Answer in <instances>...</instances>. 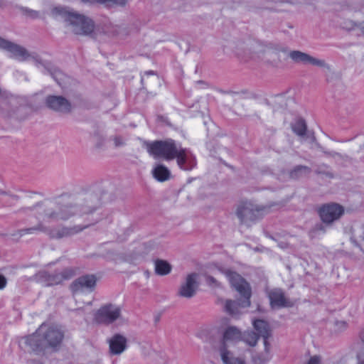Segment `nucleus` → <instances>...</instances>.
Listing matches in <instances>:
<instances>
[{
	"label": "nucleus",
	"mask_w": 364,
	"mask_h": 364,
	"mask_svg": "<svg viewBox=\"0 0 364 364\" xmlns=\"http://www.w3.org/2000/svg\"><path fill=\"white\" fill-rule=\"evenodd\" d=\"M77 210H80V215L90 213L92 210L90 206L81 207L70 205L63 202V198H60L57 202L46 200L36 205L33 213L38 221V224L32 228L21 230V235L33 234L41 232L51 238H62L77 233L87 227L65 228L58 227L53 228L51 224L58 220H65L77 215Z\"/></svg>",
	"instance_id": "f257e3e1"
},
{
	"label": "nucleus",
	"mask_w": 364,
	"mask_h": 364,
	"mask_svg": "<svg viewBox=\"0 0 364 364\" xmlns=\"http://www.w3.org/2000/svg\"><path fill=\"white\" fill-rule=\"evenodd\" d=\"M146 147L154 159L168 161L176 159L177 164L182 170L190 171L196 165L195 156L188 150L182 148L180 143L171 139L146 142Z\"/></svg>",
	"instance_id": "f03ea898"
},
{
	"label": "nucleus",
	"mask_w": 364,
	"mask_h": 364,
	"mask_svg": "<svg viewBox=\"0 0 364 364\" xmlns=\"http://www.w3.org/2000/svg\"><path fill=\"white\" fill-rule=\"evenodd\" d=\"M63 338V333L57 326L44 323L34 333L25 338V343L32 352L39 354L46 346H58Z\"/></svg>",
	"instance_id": "7ed1b4c3"
},
{
	"label": "nucleus",
	"mask_w": 364,
	"mask_h": 364,
	"mask_svg": "<svg viewBox=\"0 0 364 364\" xmlns=\"http://www.w3.org/2000/svg\"><path fill=\"white\" fill-rule=\"evenodd\" d=\"M225 274L231 286L240 294L242 299L227 300L225 309L232 316H237L243 312L244 309L250 306L251 289L249 284L236 272L228 271Z\"/></svg>",
	"instance_id": "20e7f679"
},
{
	"label": "nucleus",
	"mask_w": 364,
	"mask_h": 364,
	"mask_svg": "<svg viewBox=\"0 0 364 364\" xmlns=\"http://www.w3.org/2000/svg\"><path fill=\"white\" fill-rule=\"evenodd\" d=\"M65 21L76 34L89 35L95 28L94 22L91 18L74 11L67 13Z\"/></svg>",
	"instance_id": "39448f33"
},
{
	"label": "nucleus",
	"mask_w": 364,
	"mask_h": 364,
	"mask_svg": "<svg viewBox=\"0 0 364 364\" xmlns=\"http://www.w3.org/2000/svg\"><path fill=\"white\" fill-rule=\"evenodd\" d=\"M253 326L258 332V334L264 339V353L253 357V361L255 364H266L271 359L270 345L267 339L270 336V328L267 322L264 320H255Z\"/></svg>",
	"instance_id": "423d86ee"
},
{
	"label": "nucleus",
	"mask_w": 364,
	"mask_h": 364,
	"mask_svg": "<svg viewBox=\"0 0 364 364\" xmlns=\"http://www.w3.org/2000/svg\"><path fill=\"white\" fill-rule=\"evenodd\" d=\"M121 314V308L112 304L101 306L95 314L94 320L98 323L109 324L118 319Z\"/></svg>",
	"instance_id": "0eeeda50"
},
{
	"label": "nucleus",
	"mask_w": 364,
	"mask_h": 364,
	"mask_svg": "<svg viewBox=\"0 0 364 364\" xmlns=\"http://www.w3.org/2000/svg\"><path fill=\"white\" fill-rule=\"evenodd\" d=\"M97 283V278L93 274H85L76 279L71 284V289L74 294H88L94 291Z\"/></svg>",
	"instance_id": "6e6552de"
},
{
	"label": "nucleus",
	"mask_w": 364,
	"mask_h": 364,
	"mask_svg": "<svg viewBox=\"0 0 364 364\" xmlns=\"http://www.w3.org/2000/svg\"><path fill=\"white\" fill-rule=\"evenodd\" d=\"M262 208L251 201L242 202L237 209V215L241 223H247L254 221L259 217Z\"/></svg>",
	"instance_id": "1a4fd4ad"
},
{
	"label": "nucleus",
	"mask_w": 364,
	"mask_h": 364,
	"mask_svg": "<svg viewBox=\"0 0 364 364\" xmlns=\"http://www.w3.org/2000/svg\"><path fill=\"white\" fill-rule=\"evenodd\" d=\"M73 274V272L71 269H65L60 272H55L53 274L43 270L38 273L37 277L46 286H50L58 284L63 280L70 279Z\"/></svg>",
	"instance_id": "9d476101"
},
{
	"label": "nucleus",
	"mask_w": 364,
	"mask_h": 364,
	"mask_svg": "<svg viewBox=\"0 0 364 364\" xmlns=\"http://www.w3.org/2000/svg\"><path fill=\"white\" fill-rule=\"evenodd\" d=\"M343 213V207L337 203L326 204L319 211L322 221L326 223H331L338 220Z\"/></svg>",
	"instance_id": "9b49d317"
},
{
	"label": "nucleus",
	"mask_w": 364,
	"mask_h": 364,
	"mask_svg": "<svg viewBox=\"0 0 364 364\" xmlns=\"http://www.w3.org/2000/svg\"><path fill=\"white\" fill-rule=\"evenodd\" d=\"M0 48L8 51L12 57L18 60H25L30 57V55L25 48L1 37Z\"/></svg>",
	"instance_id": "f8f14e48"
},
{
	"label": "nucleus",
	"mask_w": 364,
	"mask_h": 364,
	"mask_svg": "<svg viewBox=\"0 0 364 364\" xmlns=\"http://www.w3.org/2000/svg\"><path fill=\"white\" fill-rule=\"evenodd\" d=\"M289 58L296 63H302L304 65H313L318 67H325L324 60L315 58L305 53L293 50L289 53Z\"/></svg>",
	"instance_id": "ddd939ff"
},
{
	"label": "nucleus",
	"mask_w": 364,
	"mask_h": 364,
	"mask_svg": "<svg viewBox=\"0 0 364 364\" xmlns=\"http://www.w3.org/2000/svg\"><path fill=\"white\" fill-rule=\"evenodd\" d=\"M47 106L57 112H69L71 109L70 102L63 96L50 95L46 100Z\"/></svg>",
	"instance_id": "4468645a"
},
{
	"label": "nucleus",
	"mask_w": 364,
	"mask_h": 364,
	"mask_svg": "<svg viewBox=\"0 0 364 364\" xmlns=\"http://www.w3.org/2000/svg\"><path fill=\"white\" fill-rule=\"evenodd\" d=\"M198 274L196 273L189 274L179 289V295L185 298H191L194 296L198 287Z\"/></svg>",
	"instance_id": "2eb2a0df"
},
{
	"label": "nucleus",
	"mask_w": 364,
	"mask_h": 364,
	"mask_svg": "<svg viewBox=\"0 0 364 364\" xmlns=\"http://www.w3.org/2000/svg\"><path fill=\"white\" fill-rule=\"evenodd\" d=\"M218 351L223 364H247L242 355H236L230 350L227 345H220Z\"/></svg>",
	"instance_id": "dca6fc26"
},
{
	"label": "nucleus",
	"mask_w": 364,
	"mask_h": 364,
	"mask_svg": "<svg viewBox=\"0 0 364 364\" xmlns=\"http://www.w3.org/2000/svg\"><path fill=\"white\" fill-rule=\"evenodd\" d=\"M268 297L272 308L290 306L292 304L287 299L280 289H274L268 292Z\"/></svg>",
	"instance_id": "f3484780"
},
{
	"label": "nucleus",
	"mask_w": 364,
	"mask_h": 364,
	"mask_svg": "<svg viewBox=\"0 0 364 364\" xmlns=\"http://www.w3.org/2000/svg\"><path fill=\"white\" fill-rule=\"evenodd\" d=\"M127 338L120 334L114 335L109 340V353L112 355H120L127 348Z\"/></svg>",
	"instance_id": "a211bd4d"
},
{
	"label": "nucleus",
	"mask_w": 364,
	"mask_h": 364,
	"mask_svg": "<svg viewBox=\"0 0 364 364\" xmlns=\"http://www.w3.org/2000/svg\"><path fill=\"white\" fill-rule=\"evenodd\" d=\"M242 333L235 326H229L223 332L221 345H226L227 342H236L242 340Z\"/></svg>",
	"instance_id": "6ab92c4d"
},
{
	"label": "nucleus",
	"mask_w": 364,
	"mask_h": 364,
	"mask_svg": "<svg viewBox=\"0 0 364 364\" xmlns=\"http://www.w3.org/2000/svg\"><path fill=\"white\" fill-rule=\"evenodd\" d=\"M152 174L156 180L163 182L169 179L171 172L165 166L158 164L153 168Z\"/></svg>",
	"instance_id": "aec40b11"
},
{
	"label": "nucleus",
	"mask_w": 364,
	"mask_h": 364,
	"mask_svg": "<svg viewBox=\"0 0 364 364\" xmlns=\"http://www.w3.org/2000/svg\"><path fill=\"white\" fill-rule=\"evenodd\" d=\"M172 269L171 265L163 259L155 261V272L158 275L164 276L168 274Z\"/></svg>",
	"instance_id": "412c9836"
},
{
	"label": "nucleus",
	"mask_w": 364,
	"mask_h": 364,
	"mask_svg": "<svg viewBox=\"0 0 364 364\" xmlns=\"http://www.w3.org/2000/svg\"><path fill=\"white\" fill-rule=\"evenodd\" d=\"M350 356L349 355H346L343 356L338 361V364H347L349 360ZM355 364H364V348H359L355 350Z\"/></svg>",
	"instance_id": "4be33fe9"
},
{
	"label": "nucleus",
	"mask_w": 364,
	"mask_h": 364,
	"mask_svg": "<svg viewBox=\"0 0 364 364\" xmlns=\"http://www.w3.org/2000/svg\"><path fill=\"white\" fill-rule=\"evenodd\" d=\"M293 132L300 136H304L306 132V124L303 119H296L291 124Z\"/></svg>",
	"instance_id": "5701e85b"
},
{
	"label": "nucleus",
	"mask_w": 364,
	"mask_h": 364,
	"mask_svg": "<svg viewBox=\"0 0 364 364\" xmlns=\"http://www.w3.org/2000/svg\"><path fill=\"white\" fill-rule=\"evenodd\" d=\"M258 335L253 331H246L242 333V340L250 346H255L258 340Z\"/></svg>",
	"instance_id": "b1692460"
},
{
	"label": "nucleus",
	"mask_w": 364,
	"mask_h": 364,
	"mask_svg": "<svg viewBox=\"0 0 364 364\" xmlns=\"http://www.w3.org/2000/svg\"><path fill=\"white\" fill-rule=\"evenodd\" d=\"M310 172V169L307 166H298L291 171L290 177L291 178H299L303 176L307 175Z\"/></svg>",
	"instance_id": "393cba45"
},
{
	"label": "nucleus",
	"mask_w": 364,
	"mask_h": 364,
	"mask_svg": "<svg viewBox=\"0 0 364 364\" xmlns=\"http://www.w3.org/2000/svg\"><path fill=\"white\" fill-rule=\"evenodd\" d=\"M85 3H101L105 4L107 6L117 4L120 6H123L126 4L127 0H81Z\"/></svg>",
	"instance_id": "a878e982"
},
{
	"label": "nucleus",
	"mask_w": 364,
	"mask_h": 364,
	"mask_svg": "<svg viewBox=\"0 0 364 364\" xmlns=\"http://www.w3.org/2000/svg\"><path fill=\"white\" fill-rule=\"evenodd\" d=\"M350 26H345L346 29L355 31L358 35H364V22L357 24L354 22L350 21Z\"/></svg>",
	"instance_id": "bb28decb"
},
{
	"label": "nucleus",
	"mask_w": 364,
	"mask_h": 364,
	"mask_svg": "<svg viewBox=\"0 0 364 364\" xmlns=\"http://www.w3.org/2000/svg\"><path fill=\"white\" fill-rule=\"evenodd\" d=\"M26 14L33 18H38L39 16V13L36 11L30 10L28 9H25Z\"/></svg>",
	"instance_id": "cd10ccee"
},
{
	"label": "nucleus",
	"mask_w": 364,
	"mask_h": 364,
	"mask_svg": "<svg viewBox=\"0 0 364 364\" xmlns=\"http://www.w3.org/2000/svg\"><path fill=\"white\" fill-rule=\"evenodd\" d=\"M321 358L318 355L312 356L306 364H320Z\"/></svg>",
	"instance_id": "c85d7f7f"
},
{
	"label": "nucleus",
	"mask_w": 364,
	"mask_h": 364,
	"mask_svg": "<svg viewBox=\"0 0 364 364\" xmlns=\"http://www.w3.org/2000/svg\"><path fill=\"white\" fill-rule=\"evenodd\" d=\"M7 280L4 276L0 274V289H3L6 287Z\"/></svg>",
	"instance_id": "c756f323"
},
{
	"label": "nucleus",
	"mask_w": 364,
	"mask_h": 364,
	"mask_svg": "<svg viewBox=\"0 0 364 364\" xmlns=\"http://www.w3.org/2000/svg\"><path fill=\"white\" fill-rule=\"evenodd\" d=\"M360 340L361 341V343L364 345V330L363 331L360 332ZM363 348V346H360V345H357L355 348H354V350L356 349V348ZM364 348V347H363Z\"/></svg>",
	"instance_id": "7c9ffc66"
},
{
	"label": "nucleus",
	"mask_w": 364,
	"mask_h": 364,
	"mask_svg": "<svg viewBox=\"0 0 364 364\" xmlns=\"http://www.w3.org/2000/svg\"><path fill=\"white\" fill-rule=\"evenodd\" d=\"M207 282H208L210 284H214V285H217V281L215 279L214 277H211V276H208L207 277Z\"/></svg>",
	"instance_id": "2f4dec72"
},
{
	"label": "nucleus",
	"mask_w": 364,
	"mask_h": 364,
	"mask_svg": "<svg viewBox=\"0 0 364 364\" xmlns=\"http://www.w3.org/2000/svg\"><path fill=\"white\" fill-rule=\"evenodd\" d=\"M114 144H115V145H116V146H120V145H122V141H121V139H120V138H119V137H116V138L114 139Z\"/></svg>",
	"instance_id": "473e14b6"
},
{
	"label": "nucleus",
	"mask_w": 364,
	"mask_h": 364,
	"mask_svg": "<svg viewBox=\"0 0 364 364\" xmlns=\"http://www.w3.org/2000/svg\"><path fill=\"white\" fill-rule=\"evenodd\" d=\"M336 325L341 326V327H342V328H346L347 324L345 321H338L336 323Z\"/></svg>",
	"instance_id": "72a5a7b5"
},
{
	"label": "nucleus",
	"mask_w": 364,
	"mask_h": 364,
	"mask_svg": "<svg viewBox=\"0 0 364 364\" xmlns=\"http://www.w3.org/2000/svg\"><path fill=\"white\" fill-rule=\"evenodd\" d=\"M161 358L162 361L159 362V364H166L167 362H166V355H161Z\"/></svg>",
	"instance_id": "f704fd0d"
},
{
	"label": "nucleus",
	"mask_w": 364,
	"mask_h": 364,
	"mask_svg": "<svg viewBox=\"0 0 364 364\" xmlns=\"http://www.w3.org/2000/svg\"><path fill=\"white\" fill-rule=\"evenodd\" d=\"M147 74H149V75H154V71H149V72H147Z\"/></svg>",
	"instance_id": "c9c22d12"
},
{
	"label": "nucleus",
	"mask_w": 364,
	"mask_h": 364,
	"mask_svg": "<svg viewBox=\"0 0 364 364\" xmlns=\"http://www.w3.org/2000/svg\"><path fill=\"white\" fill-rule=\"evenodd\" d=\"M296 2H304V0L296 1Z\"/></svg>",
	"instance_id": "e433bc0d"
}]
</instances>
